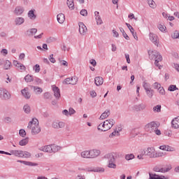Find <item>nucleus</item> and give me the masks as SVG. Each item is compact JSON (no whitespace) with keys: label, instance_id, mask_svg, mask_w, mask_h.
<instances>
[{"label":"nucleus","instance_id":"obj_1","mask_svg":"<svg viewBox=\"0 0 179 179\" xmlns=\"http://www.w3.org/2000/svg\"><path fill=\"white\" fill-rule=\"evenodd\" d=\"M159 127H160V123L153 121L145 126V131L152 135H162V131L159 129Z\"/></svg>","mask_w":179,"mask_h":179},{"label":"nucleus","instance_id":"obj_2","mask_svg":"<svg viewBox=\"0 0 179 179\" xmlns=\"http://www.w3.org/2000/svg\"><path fill=\"white\" fill-rule=\"evenodd\" d=\"M117 157H120V153L118 152H111L105 155V158L108 159L107 167L108 169H117L115 159Z\"/></svg>","mask_w":179,"mask_h":179},{"label":"nucleus","instance_id":"obj_3","mask_svg":"<svg viewBox=\"0 0 179 179\" xmlns=\"http://www.w3.org/2000/svg\"><path fill=\"white\" fill-rule=\"evenodd\" d=\"M148 55L150 59L155 60V65L156 66H160L159 62H162V61H163V57H162V55H160V53L159 52H157V50H154L152 52L148 51Z\"/></svg>","mask_w":179,"mask_h":179},{"label":"nucleus","instance_id":"obj_4","mask_svg":"<svg viewBox=\"0 0 179 179\" xmlns=\"http://www.w3.org/2000/svg\"><path fill=\"white\" fill-rule=\"evenodd\" d=\"M115 124V121L113 120V119H110L109 120H106L102 124V131L103 132H106V131H108L109 129H111L113 128V126Z\"/></svg>","mask_w":179,"mask_h":179},{"label":"nucleus","instance_id":"obj_5","mask_svg":"<svg viewBox=\"0 0 179 179\" xmlns=\"http://www.w3.org/2000/svg\"><path fill=\"white\" fill-rule=\"evenodd\" d=\"M145 156H148L150 159H155L156 155V149L154 147H148L143 150Z\"/></svg>","mask_w":179,"mask_h":179},{"label":"nucleus","instance_id":"obj_6","mask_svg":"<svg viewBox=\"0 0 179 179\" xmlns=\"http://www.w3.org/2000/svg\"><path fill=\"white\" fill-rule=\"evenodd\" d=\"M0 99L1 100H9L10 99V94L8 92V90L0 88Z\"/></svg>","mask_w":179,"mask_h":179},{"label":"nucleus","instance_id":"obj_7","mask_svg":"<svg viewBox=\"0 0 179 179\" xmlns=\"http://www.w3.org/2000/svg\"><path fill=\"white\" fill-rule=\"evenodd\" d=\"M78 26L80 34H81L82 36H85V34H86V33L87 32V27H86V25H85V24L82 22H80L78 23Z\"/></svg>","mask_w":179,"mask_h":179},{"label":"nucleus","instance_id":"obj_8","mask_svg":"<svg viewBox=\"0 0 179 179\" xmlns=\"http://www.w3.org/2000/svg\"><path fill=\"white\" fill-rule=\"evenodd\" d=\"M150 40L155 44V45H157V47H159V40H157L158 37L157 35L155 34H153L152 32L149 34Z\"/></svg>","mask_w":179,"mask_h":179},{"label":"nucleus","instance_id":"obj_9","mask_svg":"<svg viewBox=\"0 0 179 179\" xmlns=\"http://www.w3.org/2000/svg\"><path fill=\"white\" fill-rule=\"evenodd\" d=\"M27 128L31 129V134H35V135L41 132V129L39 125L33 124L32 126L27 127Z\"/></svg>","mask_w":179,"mask_h":179},{"label":"nucleus","instance_id":"obj_10","mask_svg":"<svg viewBox=\"0 0 179 179\" xmlns=\"http://www.w3.org/2000/svg\"><path fill=\"white\" fill-rule=\"evenodd\" d=\"M160 150H164L165 152H176V148L170 145H164L159 147Z\"/></svg>","mask_w":179,"mask_h":179},{"label":"nucleus","instance_id":"obj_11","mask_svg":"<svg viewBox=\"0 0 179 179\" xmlns=\"http://www.w3.org/2000/svg\"><path fill=\"white\" fill-rule=\"evenodd\" d=\"M41 152H45L46 153H52V148L51 145H44L38 148Z\"/></svg>","mask_w":179,"mask_h":179},{"label":"nucleus","instance_id":"obj_12","mask_svg":"<svg viewBox=\"0 0 179 179\" xmlns=\"http://www.w3.org/2000/svg\"><path fill=\"white\" fill-rule=\"evenodd\" d=\"M17 163H21L22 164H24L25 166H29L31 167H36L38 166L37 163L28 162V161H23V160H17Z\"/></svg>","mask_w":179,"mask_h":179},{"label":"nucleus","instance_id":"obj_13","mask_svg":"<svg viewBox=\"0 0 179 179\" xmlns=\"http://www.w3.org/2000/svg\"><path fill=\"white\" fill-rule=\"evenodd\" d=\"M100 150H90V159H96L98 156H100Z\"/></svg>","mask_w":179,"mask_h":179},{"label":"nucleus","instance_id":"obj_14","mask_svg":"<svg viewBox=\"0 0 179 179\" xmlns=\"http://www.w3.org/2000/svg\"><path fill=\"white\" fill-rule=\"evenodd\" d=\"M52 127L55 128V129H59V128L65 127V123L63 122H53Z\"/></svg>","mask_w":179,"mask_h":179},{"label":"nucleus","instance_id":"obj_15","mask_svg":"<svg viewBox=\"0 0 179 179\" xmlns=\"http://www.w3.org/2000/svg\"><path fill=\"white\" fill-rule=\"evenodd\" d=\"M126 26H127L129 30L131 33L133 37L135 38V40H138V36H136V32H135V29L132 26H131L129 23H125Z\"/></svg>","mask_w":179,"mask_h":179},{"label":"nucleus","instance_id":"obj_16","mask_svg":"<svg viewBox=\"0 0 179 179\" xmlns=\"http://www.w3.org/2000/svg\"><path fill=\"white\" fill-rule=\"evenodd\" d=\"M172 128L175 129H179V117L174 118L172 122Z\"/></svg>","mask_w":179,"mask_h":179},{"label":"nucleus","instance_id":"obj_17","mask_svg":"<svg viewBox=\"0 0 179 179\" xmlns=\"http://www.w3.org/2000/svg\"><path fill=\"white\" fill-rule=\"evenodd\" d=\"M150 178L149 179H169L164 176H159L155 173H149Z\"/></svg>","mask_w":179,"mask_h":179},{"label":"nucleus","instance_id":"obj_18","mask_svg":"<svg viewBox=\"0 0 179 179\" xmlns=\"http://www.w3.org/2000/svg\"><path fill=\"white\" fill-rule=\"evenodd\" d=\"M37 33V29L36 28H32L29 29L26 31V35L28 36L29 37H32V36H34Z\"/></svg>","mask_w":179,"mask_h":179},{"label":"nucleus","instance_id":"obj_19","mask_svg":"<svg viewBox=\"0 0 179 179\" xmlns=\"http://www.w3.org/2000/svg\"><path fill=\"white\" fill-rule=\"evenodd\" d=\"M57 22L58 23H60V24H62L64 22H65V15L64 13H59L57 16Z\"/></svg>","mask_w":179,"mask_h":179},{"label":"nucleus","instance_id":"obj_20","mask_svg":"<svg viewBox=\"0 0 179 179\" xmlns=\"http://www.w3.org/2000/svg\"><path fill=\"white\" fill-rule=\"evenodd\" d=\"M95 15V19L96 20V24H103V20H101V17H100V13L98 11L94 12Z\"/></svg>","mask_w":179,"mask_h":179},{"label":"nucleus","instance_id":"obj_21","mask_svg":"<svg viewBox=\"0 0 179 179\" xmlns=\"http://www.w3.org/2000/svg\"><path fill=\"white\" fill-rule=\"evenodd\" d=\"M104 83V80L101 77H96L94 79V83L96 86H101Z\"/></svg>","mask_w":179,"mask_h":179},{"label":"nucleus","instance_id":"obj_22","mask_svg":"<svg viewBox=\"0 0 179 179\" xmlns=\"http://www.w3.org/2000/svg\"><path fill=\"white\" fill-rule=\"evenodd\" d=\"M24 12V9L22 7L17 6L14 10V13L17 15V16H20Z\"/></svg>","mask_w":179,"mask_h":179},{"label":"nucleus","instance_id":"obj_23","mask_svg":"<svg viewBox=\"0 0 179 179\" xmlns=\"http://www.w3.org/2000/svg\"><path fill=\"white\" fill-rule=\"evenodd\" d=\"M24 23V18L22 17H16L15 20V24L16 26H20Z\"/></svg>","mask_w":179,"mask_h":179},{"label":"nucleus","instance_id":"obj_24","mask_svg":"<svg viewBox=\"0 0 179 179\" xmlns=\"http://www.w3.org/2000/svg\"><path fill=\"white\" fill-rule=\"evenodd\" d=\"M54 92V96L56 97V99H59L61 97V92L59 91V88L58 87H55L52 89Z\"/></svg>","mask_w":179,"mask_h":179},{"label":"nucleus","instance_id":"obj_25","mask_svg":"<svg viewBox=\"0 0 179 179\" xmlns=\"http://www.w3.org/2000/svg\"><path fill=\"white\" fill-rule=\"evenodd\" d=\"M81 157L83 159H90V150H85L81 152L80 153Z\"/></svg>","mask_w":179,"mask_h":179},{"label":"nucleus","instance_id":"obj_26","mask_svg":"<svg viewBox=\"0 0 179 179\" xmlns=\"http://www.w3.org/2000/svg\"><path fill=\"white\" fill-rule=\"evenodd\" d=\"M52 153H57V152H59L62 149V147L57 145L55 144H52Z\"/></svg>","mask_w":179,"mask_h":179},{"label":"nucleus","instance_id":"obj_27","mask_svg":"<svg viewBox=\"0 0 179 179\" xmlns=\"http://www.w3.org/2000/svg\"><path fill=\"white\" fill-rule=\"evenodd\" d=\"M21 93L22 94V96H24V97L27 99H30V97L31 96V95L30 94V92H29V91H27V90L24 89L21 91Z\"/></svg>","mask_w":179,"mask_h":179},{"label":"nucleus","instance_id":"obj_28","mask_svg":"<svg viewBox=\"0 0 179 179\" xmlns=\"http://www.w3.org/2000/svg\"><path fill=\"white\" fill-rule=\"evenodd\" d=\"M108 117H110V110H105L99 117V120H106Z\"/></svg>","mask_w":179,"mask_h":179},{"label":"nucleus","instance_id":"obj_29","mask_svg":"<svg viewBox=\"0 0 179 179\" xmlns=\"http://www.w3.org/2000/svg\"><path fill=\"white\" fill-rule=\"evenodd\" d=\"M22 150H14L10 152L11 155H14L17 157H22Z\"/></svg>","mask_w":179,"mask_h":179},{"label":"nucleus","instance_id":"obj_30","mask_svg":"<svg viewBox=\"0 0 179 179\" xmlns=\"http://www.w3.org/2000/svg\"><path fill=\"white\" fill-rule=\"evenodd\" d=\"M21 157H24L25 159H30V157H31V153L27 151H22Z\"/></svg>","mask_w":179,"mask_h":179},{"label":"nucleus","instance_id":"obj_31","mask_svg":"<svg viewBox=\"0 0 179 179\" xmlns=\"http://www.w3.org/2000/svg\"><path fill=\"white\" fill-rule=\"evenodd\" d=\"M145 93L148 96V97H149V99H152V97H153V94H155V90H152V88H150V90H147L145 91Z\"/></svg>","mask_w":179,"mask_h":179},{"label":"nucleus","instance_id":"obj_32","mask_svg":"<svg viewBox=\"0 0 179 179\" xmlns=\"http://www.w3.org/2000/svg\"><path fill=\"white\" fill-rule=\"evenodd\" d=\"M24 79L25 82H27V83L33 82V80H34V78L33 77V76L29 75V74L27 75Z\"/></svg>","mask_w":179,"mask_h":179},{"label":"nucleus","instance_id":"obj_33","mask_svg":"<svg viewBox=\"0 0 179 179\" xmlns=\"http://www.w3.org/2000/svg\"><path fill=\"white\" fill-rule=\"evenodd\" d=\"M33 125H38V120L33 118L32 120L29 122L28 127H33Z\"/></svg>","mask_w":179,"mask_h":179},{"label":"nucleus","instance_id":"obj_34","mask_svg":"<svg viewBox=\"0 0 179 179\" xmlns=\"http://www.w3.org/2000/svg\"><path fill=\"white\" fill-rule=\"evenodd\" d=\"M67 5L69 9H71L72 10L75 9V4L73 3V0H67Z\"/></svg>","mask_w":179,"mask_h":179},{"label":"nucleus","instance_id":"obj_35","mask_svg":"<svg viewBox=\"0 0 179 179\" xmlns=\"http://www.w3.org/2000/svg\"><path fill=\"white\" fill-rule=\"evenodd\" d=\"M32 87H34V92L36 94H41V93H43V89H41V87L34 86H32Z\"/></svg>","mask_w":179,"mask_h":179},{"label":"nucleus","instance_id":"obj_36","mask_svg":"<svg viewBox=\"0 0 179 179\" xmlns=\"http://www.w3.org/2000/svg\"><path fill=\"white\" fill-rule=\"evenodd\" d=\"M125 160L129 162V160H134L135 159V155L134 154H127L124 157Z\"/></svg>","mask_w":179,"mask_h":179},{"label":"nucleus","instance_id":"obj_37","mask_svg":"<svg viewBox=\"0 0 179 179\" xmlns=\"http://www.w3.org/2000/svg\"><path fill=\"white\" fill-rule=\"evenodd\" d=\"M163 156H166V153L161 151H155V159L157 157H163Z\"/></svg>","mask_w":179,"mask_h":179},{"label":"nucleus","instance_id":"obj_38","mask_svg":"<svg viewBox=\"0 0 179 179\" xmlns=\"http://www.w3.org/2000/svg\"><path fill=\"white\" fill-rule=\"evenodd\" d=\"M10 66H12V63L10 61L6 60L3 69L6 70L10 69Z\"/></svg>","mask_w":179,"mask_h":179},{"label":"nucleus","instance_id":"obj_39","mask_svg":"<svg viewBox=\"0 0 179 179\" xmlns=\"http://www.w3.org/2000/svg\"><path fill=\"white\" fill-rule=\"evenodd\" d=\"M23 110L26 114H30V111H31L30 106H29V104L24 105L23 107Z\"/></svg>","mask_w":179,"mask_h":179},{"label":"nucleus","instance_id":"obj_40","mask_svg":"<svg viewBox=\"0 0 179 179\" xmlns=\"http://www.w3.org/2000/svg\"><path fill=\"white\" fill-rule=\"evenodd\" d=\"M27 143H29V138H25L21 140L19 143L20 146H26Z\"/></svg>","mask_w":179,"mask_h":179},{"label":"nucleus","instance_id":"obj_41","mask_svg":"<svg viewBox=\"0 0 179 179\" xmlns=\"http://www.w3.org/2000/svg\"><path fill=\"white\" fill-rule=\"evenodd\" d=\"M28 16L32 20H34V19H36V16L34 15V10H31L29 11Z\"/></svg>","mask_w":179,"mask_h":179},{"label":"nucleus","instance_id":"obj_42","mask_svg":"<svg viewBox=\"0 0 179 179\" xmlns=\"http://www.w3.org/2000/svg\"><path fill=\"white\" fill-rule=\"evenodd\" d=\"M171 169H173L171 165H167L165 168H162V173H169Z\"/></svg>","mask_w":179,"mask_h":179},{"label":"nucleus","instance_id":"obj_43","mask_svg":"<svg viewBox=\"0 0 179 179\" xmlns=\"http://www.w3.org/2000/svg\"><path fill=\"white\" fill-rule=\"evenodd\" d=\"M92 171H94L95 173H104L105 169L104 168L101 167H96L92 170Z\"/></svg>","mask_w":179,"mask_h":179},{"label":"nucleus","instance_id":"obj_44","mask_svg":"<svg viewBox=\"0 0 179 179\" xmlns=\"http://www.w3.org/2000/svg\"><path fill=\"white\" fill-rule=\"evenodd\" d=\"M153 111L155 113H160L162 111V106L161 105H157L156 106L153 107Z\"/></svg>","mask_w":179,"mask_h":179},{"label":"nucleus","instance_id":"obj_45","mask_svg":"<svg viewBox=\"0 0 179 179\" xmlns=\"http://www.w3.org/2000/svg\"><path fill=\"white\" fill-rule=\"evenodd\" d=\"M148 5H150V8H152V9H155V8H156V3L155 2V1L148 0Z\"/></svg>","mask_w":179,"mask_h":179},{"label":"nucleus","instance_id":"obj_46","mask_svg":"<svg viewBox=\"0 0 179 179\" xmlns=\"http://www.w3.org/2000/svg\"><path fill=\"white\" fill-rule=\"evenodd\" d=\"M168 90H169V92H174V91H176V90H178V88L177 87L176 85H170V86L169 87Z\"/></svg>","mask_w":179,"mask_h":179},{"label":"nucleus","instance_id":"obj_47","mask_svg":"<svg viewBox=\"0 0 179 179\" xmlns=\"http://www.w3.org/2000/svg\"><path fill=\"white\" fill-rule=\"evenodd\" d=\"M143 87H144L145 91L149 90L151 89L150 88V85L149 83H146V81L143 82Z\"/></svg>","mask_w":179,"mask_h":179},{"label":"nucleus","instance_id":"obj_48","mask_svg":"<svg viewBox=\"0 0 179 179\" xmlns=\"http://www.w3.org/2000/svg\"><path fill=\"white\" fill-rule=\"evenodd\" d=\"M71 78H67L63 81V85H71Z\"/></svg>","mask_w":179,"mask_h":179},{"label":"nucleus","instance_id":"obj_49","mask_svg":"<svg viewBox=\"0 0 179 179\" xmlns=\"http://www.w3.org/2000/svg\"><path fill=\"white\" fill-rule=\"evenodd\" d=\"M34 80L36 82V85H41V83H43V80L37 77H35Z\"/></svg>","mask_w":179,"mask_h":179},{"label":"nucleus","instance_id":"obj_50","mask_svg":"<svg viewBox=\"0 0 179 179\" xmlns=\"http://www.w3.org/2000/svg\"><path fill=\"white\" fill-rule=\"evenodd\" d=\"M78 83V78L76 76L71 77V85H76Z\"/></svg>","mask_w":179,"mask_h":179},{"label":"nucleus","instance_id":"obj_51","mask_svg":"<svg viewBox=\"0 0 179 179\" xmlns=\"http://www.w3.org/2000/svg\"><path fill=\"white\" fill-rule=\"evenodd\" d=\"M154 171L156 173H163V168H159V166H155L154 168Z\"/></svg>","mask_w":179,"mask_h":179},{"label":"nucleus","instance_id":"obj_52","mask_svg":"<svg viewBox=\"0 0 179 179\" xmlns=\"http://www.w3.org/2000/svg\"><path fill=\"white\" fill-rule=\"evenodd\" d=\"M17 68H19L21 72L23 71H26V66H24V65H23V64L21 63H20Z\"/></svg>","mask_w":179,"mask_h":179},{"label":"nucleus","instance_id":"obj_53","mask_svg":"<svg viewBox=\"0 0 179 179\" xmlns=\"http://www.w3.org/2000/svg\"><path fill=\"white\" fill-rule=\"evenodd\" d=\"M121 131H122V126L121 125L117 126L115 129V132H116V134H120Z\"/></svg>","mask_w":179,"mask_h":179},{"label":"nucleus","instance_id":"obj_54","mask_svg":"<svg viewBox=\"0 0 179 179\" xmlns=\"http://www.w3.org/2000/svg\"><path fill=\"white\" fill-rule=\"evenodd\" d=\"M81 16H87V10L86 9H83L80 12Z\"/></svg>","mask_w":179,"mask_h":179},{"label":"nucleus","instance_id":"obj_55","mask_svg":"<svg viewBox=\"0 0 179 179\" xmlns=\"http://www.w3.org/2000/svg\"><path fill=\"white\" fill-rule=\"evenodd\" d=\"M158 29L160 30V31H162V33L166 31V27L163 26L162 24L158 25Z\"/></svg>","mask_w":179,"mask_h":179},{"label":"nucleus","instance_id":"obj_56","mask_svg":"<svg viewBox=\"0 0 179 179\" xmlns=\"http://www.w3.org/2000/svg\"><path fill=\"white\" fill-rule=\"evenodd\" d=\"M54 41H57V38L54 37H50L49 38L47 39V43H54Z\"/></svg>","mask_w":179,"mask_h":179},{"label":"nucleus","instance_id":"obj_57","mask_svg":"<svg viewBox=\"0 0 179 179\" xmlns=\"http://www.w3.org/2000/svg\"><path fill=\"white\" fill-rule=\"evenodd\" d=\"M153 87L154 89H159V87H162V85H160V83L156 82L153 84Z\"/></svg>","mask_w":179,"mask_h":179},{"label":"nucleus","instance_id":"obj_58","mask_svg":"<svg viewBox=\"0 0 179 179\" xmlns=\"http://www.w3.org/2000/svg\"><path fill=\"white\" fill-rule=\"evenodd\" d=\"M34 69H35V72L36 73H38V72H40V65L36 64L34 67Z\"/></svg>","mask_w":179,"mask_h":179},{"label":"nucleus","instance_id":"obj_59","mask_svg":"<svg viewBox=\"0 0 179 179\" xmlns=\"http://www.w3.org/2000/svg\"><path fill=\"white\" fill-rule=\"evenodd\" d=\"M43 97L46 99H51V94H50V92H45L43 95Z\"/></svg>","mask_w":179,"mask_h":179},{"label":"nucleus","instance_id":"obj_60","mask_svg":"<svg viewBox=\"0 0 179 179\" xmlns=\"http://www.w3.org/2000/svg\"><path fill=\"white\" fill-rule=\"evenodd\" d=\"M158 90H159L160 94H162V96L164 95L165 91H164V88H163V87H159V88H158Z\"/></svg>","mask_w":179,"mask_h":179},{"label":"nucleus","instance_id":"obj_61","mask_svg":"<svg viewBox=\"0 0 179 179\" xmlns=\"http://www.w3.org/2000/svg\"><path fill=\"white\" fill-rule=\"evenodd\" d=\"M75 113H76V111L74 110V109L73 108H69V115H73V114H75Z\"/></svg>","mask_w":179,"mask_h":179},{"label":"nucleus","instance_id":"obj_62","mask_svg":"<svg viewBox=\"0 0 179 179\" xmlns=\"http://www.w3.org/2000/svg\"><path fill=\"white\" fill-rule=\"evenodd\" d=\"M90 64H91V65H92V66H96V65H97V62H96V60H94V59H92L90 61Z\"/></svg>","mask_w":179,"mask_h":179},{"label":"nucleus","instance_id":"obj_63","mask_svg":"<svg viewBox=\"0 0 179 179\" xmlns=\"http://www.w3.org/2000/svg\"><path fill=\"white\" fill-rule=\"evenodd\" d=\"M138 134H139V131H138V129H134L131 132V135H138Z\"/></svg>","mask_w":179,"mask_h":179},{"label":"nucleus","instance_id":"obj_64","mask_svg":"<svg viewBox=\"0 0 179 179\" xmlns=\"http://www.w3.org/2000/svg\"><path fill=\"white\" fill-rule=\"evenodd\" d=\"M19 134L20 135H26V130L21 129L19 131Z\"/></svg>","mask_w":179,"mask_h":179}]
</instances>
